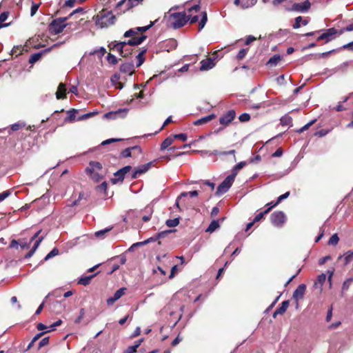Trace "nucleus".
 <instances>
[{"label": "nucleus", "instance_id": "obj_13", "mask_svg": "<svg viewBox=\"0 0 353 353\" xmlns=\"http://www.w3.org/2000/svg\"><path fill=\"white\" fill-rule=\"evenodd\" d=\"M306 290V285L305 284L299 285L293 292L292 297L296 301V307L299 306V301L302 299L304 296Z\"/></svg>", "mask_w": 353, "mask_h": 353}, {"label": "nucleus", "instance_id": "obj_3", "mask_svg": "<svg viewBox=\"0 0 353 353\" xmlns=\"http://www.w3.org/2000/svg\"><path fill=\"white\" fill-rule=\"evenodd\" d=\"M188 21V16L185 12H174L169 17V26L177 29L185 26Z\"/></svg>", "mask_w": 353, "mask_h": 353}, {"label": "nucleus", "instance_id": "obj_62", "mask_svg": "<svg viewBox=\"0 0 353 353\" xmlns=\"http://www.w3.org/2000/svg\"><path fill=\"white\" fill-rule=\"evenodd\" d=\"M330 132V130L326 129H322L319 131H317L314 133V136H318L319 137H322L325 136L328 132Z\"/></svg>", "mask_w": 353, "mask_h": 353}, {"label": "nucleus", "instance_id": "obj_5", "mask_svg": "<svg viewBox=\"0 0 353 353\" xmlns=\"http://www.w3.org/2000/svg\"><path fill=\"white\" fill-rule=\"evenodd\" d=\"M234 181V178L230 174L228 175L223 181L217 187L215 194L221 196L227 192Z\"/></svg>", "mask_w": 353, "mask_h": 353}, {"label": "nucleus", "instance_id": "obj_52", "mask_svg": "<svg viewBox=\"0 0 353 353\" xmlns=\"http://www.w3.org/2000/svg\"><path fill=\"white\" fill-rule=\"evenodd\" d=\"M155 21H151L150 23L148 26H143V27H137V30L138 31V33L139 32H144L148 30L150 28H152L154 25Z\"/></svg>", "mask_w": 353, "mask_h": 353}, {"label": "nucleus", "instance_id": "obj_46", "mask_svg": "<svg viewBox=\"0 0 353 353\" xmlns=\"http://www.w3.org/2000/svg\"><path fill=\"white\" fill-rule=\"evenodd\" d=\"M339 241V238L337 234H334L329 239L328 244L332 245H336Z\"/></svg>", "mask_w": 353, "mask_h": 353}, {"label": "nucleus", "instance_id": "obj_57", "mask_svg": "<svg viewBox=\"0 0 353 353\" xmlns=\"http://www.w3.org/2000/svg\"><path fill=\"white\" fill-rule=\"evenodd\" d=\"M241 122H247L250 120V115L248 113H243L239 117Z\"/></svg>", "mask_w": 353, "mask_h": 353}, {"label": "nucleus", "instance_id": "obj_2", "mask_svg": "<svg viewBox=\"0 0 353 353\" xmlns=\"http://www.w3.org/2000/svg\"><path fill=\"white\" fill-rule=\"evenodd\" d=\"M115 20L116 17L112 11L105 8L100 11L99 13L97 15L96 23L97 24L100 25L101 27H108L109 26L113 25L115 22Z\"/></svg>", "mask_w": 353, "mask_h": 353}, {"label": "nucleus", "instance_id": "obj_44", "mask_svg": "<svg viewBox=\"0 0 353 353\" xmlns=\"http://www.w3.org/2000/svg\"><path fill=\"white\" fill-rule=\"evenodd\" d=\"M26 123L23 122H17L10 125V128L12 131H17L20 129L25 128Z\"/></svg>", "mask_w": 353, "mask_h": 353}, {"label": "nucleus", "instance_id": "obj_24", "mask_svg": "<svg viewBox=\"0 0 353 353\" xmlns=\"http://www.w3.org/2000/svg\"><path fill=\"white\" fill-rule=\"evenodd\" d=\"M281 60V57L279 54H274L272 57L267 62L266 65L269 68L276 66L279 62Z\"/></svg>", "mask_w": 353, "mask_h": 353}, {"label": "nucleus", "instance_id": "obj_58", "mask_svg": "<svg viewBox=\"0 0 353 353\" xmlns=\"http://www.w3.org/2000/svg\"><path fill=\"white\" fill-rule=\"evenodd\" d=\"M39 6H40V4H39V3H32L31 9H30L31 17H33L37 13V10L39 8Z\"/></svg>", "mask_w": 353, "mask_h": 353}, {"label": "nucleus", "instance_id": "obj_9", "mask_svg": "<svg viewBox=\"0 0 353 353\" xmlns=\"http://www.w3.org/2000/svg\"><path fill=\"white\" fill-rule=\"evenodd\" d=\"M128 110L126 108H120L116 111L107 112L104 114V117L107 119H115L117 118H125L127 115Z\"/></svg>", "mask_w": 353, "mask_h": 353}, {"label": "nucleus", "instance_id": "obj_32", "mask_svg": "<svg viewBox=\"0 0 353 353\" xmlns=\"http://www.w3.org/2000/svg\"><path fill=\"white\" fill-rule=\"evenodd\" d=\"M218 228H219V220H213L206 229L205 232L212 233L214 232Z\"/></svg>", "mask_w": 353, "mask_h": 353}, {"label": "nucleus", "instance_id": "obj_56", "mask_svg": "<svg viewBox=\"0 0 353 353\" xmlns=\"http://www.w3.org/2000/svg\"><path fill=\"white\" fill-rule=\"evenodd\" d=\"M131 46H128L127 47H124V51L123 54V57H128L132 54L133 50L131 49Z\"/></svg>", "mask_w": 353, "mask_h": 353}, {"label": "nucleus", "instance_id": "obj_28", "mask_svg": "<svg viewBox=\"0 0 353 353\" xmlns=\"http://www.w3.org/2000/svg\"><path fill=\"white\" fill-rule=\"evenodd\" d=\"M247 163L246 161H241L240 163H237L232 170V174L231 176H233V177L235 179L236 176L238 174V172L240 170H241L245 165H246Z\"/></svg>", "mask_w": 353, "mask_h": 353}, {"label": "nucleus", "instance_id": "obj_54", "mask_svg": "<svg viewBox=\"0 0 353 353\" xmlns=\"http://www.w3.org/2000/svg\"><path fill=\"white\" fill-rule=\"evenodd\" d=\"M292 121V119L290 117H283L281 119V123L283 125H290Z\"/></svg>", "mask_w": 353, "mask_h": 353}, {"label": "nucleus", "instance_id": "obj_38", "mask_svg": "<svg viewBox=\"0 0 353 353\" xmlns=\"http://www.w3.org/2000/svg\"><path fill=\"white\" fill-rule=\"evenodd\" d=\"M9 16L8 12H3L0 14V27H6L8 26V23H3L6 21Z\"/></svg>", "mask_w": 353, "mask_h": 353}, {"label": "nucleus", "instance_id": "obj_19", "mask_svg": "<svg viewBox=\"0 0 353 353\" xmlns=\"http://www.w3.org/2000/svg\"><path fill=\"white\" fill-rule=\"evenodd\" d=\"M132 150L137 151L138 154L142 153L141 148L139 145H135L133 147L125 148L121 152V155L123 158L130 157L132 156Z\"/></svg>", "mask_w": 353, "mask_h": 353}, {"label": "nucleus", "instance_id": "obj_7", "mask_svg": "<svg viewBox=\"0 0 353 353\" xmlns=\"http://www.w3.org/2000/svg\"><path fill=\"white\" fill-rule=\"evenodd\" d=\"M41 230L37 232L31 237L30 242L32 243V242L34 240H35V242H34V244L32 248L26 254V256H25L26 259H29L34 254V253L35 252V251L37 250V249L38 248V247L39 246V245L43 240V236H40V237L39 236V234H41Z\"/></svg>", "mask_w": 353, "mask_h": 353}, {"label": "nucleus", "instance_id": "obj_39", "mask_svg": "<svg viewBox=\"0 0 353 353\" xmlns=\"http://www.w3.org/2000/svg\"><path fill=\"white\" fill-rule=\"evenodd\" d=\"M179 217L174 218L173 219H168L165 222V224L169 228H173L179 225Z\"/></svg>", "mask_w": 353, "mask_h": 353}, {"label": "nucleus", "instance_id": "obj_35", "mask_svg": "<svg viewBox=\"0 0 353 353\" xmlns=\"http://www.w3.org/2000/svg\"><path fill=\"white\" fill-rule=\"evenodd\" d=\"M289 195H290V192H287L285 194L279 196L277 199V201L275 203L270 202V203H268L266 205H271L272 207L274 208L276 205H277L279 203H281L283 199H287L289 196Z\"/></svg>", "mask_w": 353, "mask_h": 353}, {"label": "nucleus", "instance_id": "obj_51", "mask_svg": "<svg viewBox=\"0 0 353 353\" xmlns=\"http://www.w3.org/2000/svg\"><path fill=\"white\" fill-rule=\"evenodd\" d=\"M82 199L87 200V198L85 196V194L83 192H80L79 194V197L77 199L73 201V203L70 205V206H76L79 205L80 201Z\"/></svg>", "mask_w": 353, "mask_h": 353}, {"label": "nucleus", "instance_id": "obj_14", "mask_svg": "<svg viewBox=\"0 0 353 353\" xmlns=\"http://www.w3.org/2000/svg\"><path fill=\"white\" fill-rule=\"evenodd\" d=\"M216 57H208L201 61V71H205L212 69L216 64Z\"/></svg>", "mask_w": 353, "mask_h": 353}, {"label": "nucleus", "instance_id": "obj_55", "mask_svg": "<svg viewBox=\"0 0 353 353\" xmlns=\"http://www.w3.org/2000/svg\"><path fill=\"white\" fill-rule=\"evenodd\" d=\"M353 257V251H348L346 252L345 256V264H348L351 262Z\"/></svg>", "mask_w": 353, "mask_h": 353}, {"label": "nucleus", "instance_id": "obj_37", "mask_svg": "<svg viewBox=\"0 0 353 353\" xmlns=\"http://www.w3.org/2000/svg\"><path fill=\"white\" fill-rule=\"evenodd\" d=\"M23 50H24V48L22 47V46H14L11 51L12 55H15L16 57H18L23 54Z\"/></svg>", "mask_w": 353, "mask_h": 353}, {"label": "nucleus", "instance_id": "obj_40", "mask_svg": "<svg viewBox=\"0 0 353 353\" xmlns=\"http://www.w3.org/2000/svg\"><path fill=\"white\" fill-rule=\"evenodd\" d=\"M138 34V31L137 30V28H131L128 30H127L124 34V37H137L136 36Z\"/></svg>", "mask_w": 353, "mask_h": 353}, {"label": "nucleus", "instance_id": "obj_18", "mask_svg": "<svg viewBox=\"0 0 353 353\" xmlns=\"http://www.w3.org/2000/svg\"><path fill=\"white\" fill-rule=\"evenodd\" d=\"M147 38L145 35H141L138 37H132L128 41H125V47L129 46H136L142 43Z\"/></svg>", "mask_w": 353, "mask_h": 353}, {"label": "nucleus", "instance_id": "obj_31", "mask_svg": "<svg viewBox=\"0 0 353 353\" xmlns=\"http://www.w3.org/2000/svg\"><path fill=\"white\" fill-rule=\"evenodd\" d=\"M269 208H268L266 210H265L263 212H261L260 213H259L258 214L256 215V216L254 217L253 221L255 223V222H258L260 220H261L264 216L265 214H267L268 213H269L270 212V210H272V207L271 205H268Z\"/></svg>", "mask_w": 353, "mask_h": 353}, {"label": "nucleus", "instance_id": "obj_48", "mask_svg": "<svg viewBox=\"0 0 353 353\" xmlns=\"http://www.w3.org/2000/svg\"><path fill=\"white\" fill-rule=\"evenodd\" d=\"M353 31V23L347 25L346 27L338 30V32L336 34L341 35L345 32H351Z\"/></svg>", "mask_w": 353, "mask_h": 353}, {"label": "nucleus", "instance_id": "obj_12", "mask_svg": "<svg viewBox=\"0 0 353 353\" xmlns=\"http://www.w3.org/2000/svg\"><path fill=\"white\" fill-rule=\"evenodd\" d=\"M236 117V112L234 110L228 111L219 118V123L223 125H228Z\"/></svg>", "mask_w": 353, "mask_h": 353}, {"label": "nucleus", "instance_id": "obj_36", "mask_svg": "<svg viewBox=\"0 0 353 353\" xmlns=\"http://www.w3.org/2000/svg\"><path fill=\"white\" fill-rule=\"evenodd\" d=\"M116 48L114 50L119 52V54L123 57V51H124V47H125V41H119L118 43H117V46H114Z\"/></svg>", "mask_w": 353, "mask_h": 353}, {"label": "nucleus", "instance_id": "obj_8", "mask_svg": "<svg viewBox=\"0 0 353 353\" xmlns=\"http://www.w3.org/2000/svg\"><path fill=\"white\" fill-rule=\"evenodd\" d=\"M132 170L130 165H126L121 169L117 170L114 174L115 178L111 179V182L113 184H117L119 182H122L125 178V175Z\"/></svg>", "mask_w": 353, "mask_h": 353}, {"label": "nucleus", "instance_id": "obj_63", "mask_svg": "<svg viewBox=\"0 0 353 353\" xmlns=\"http://www.w3.org/2000/svg\"><path fill=\"white\" fill-rule=\"evenodd\" d=\"M247 51H248V50H246V49H241L238 52V54L236 55V59L238 60H241L242 59H243L247 54Z\"/></svg>", "mask_w": 353, "mask_h": 353}, {"label": "nucleus", "instance_id": "obj_49", "mask_svg": "<svg viewBox=\"0 0 353 353\" xmlns=\"http://www.w3.org/2000/svg\"><path fill=\"white\" fill-rule=\"evenodd\" d=\"M107 61L111 65H116L118 63L117 58L114 55L112 54L111 53H109L108 54Z\"/></svg>", "mask_w": 353, "mask_h": 353}, {"label": "nucleus", "instance_id": "obj_22", "mask_svg": "<svg viewBox=\"0 0 353 353\" xmlns=\"http://www.w3.org/2000/svg\"><path fill=\"white\" fill-rule=\"evenodd\" d=\"M56 97L57 99H63L66 98V85L65 83H61L56 92Z\"/></svg>", "mask_w": 353, "mask_h": 353}, {"label": "nucleus", "instance_id": "obj_1", "mask_svg": "<svg viewBox=\"0 0 353 353\" xmlns=\"http://www.w3.org/2000/svg\"><path fill=\"white\" fill-rule=\"evenodd\" d=\"M85 172L94 183H99L102 181L107 174V170L103 168L102 164L95 161H90L89 162V165L85 168Z\"/></svg>", "mask_w": 353, "mask_h": 353}, {"label": "nucleus", "instance_id": "obj_34", "mask_svg": "<svg viewBox=\"0 0 353 353\" xmlns=\"http://www.w3.org/2000/svg\"><path fill=\"white\" fill-rule=\"evenodd\" d=\"M300 21H302V24L303 26H306L308 23V22H309L307 19L303 20V19H302V17L301 16L297 17L295 19L294 23L293 24V28H294V29L299 28L301 27Z\"/></svg>", "mask_w": 353, "mask_h": 353}, {"label": "nucleus", "instance_id": "obj_26", "mask_svg": "<svg viewBox=\"0 0 353 353\" xmlns=\"http://www.w3.org/2000/svg\"><path fill=\"white\" fill-rule=\"evenodd\" d=\"M50 50V48H47V49L44 50L43 52H37V53L32 54L29 59V63L31 64L36 63L37 61H39L41 59L42 54L44 52H49Z\"/></svg>", "mask_w": 353, "mask_h": 353}, {"label": "nucleus", "instance_id": "obj_4", "mask_svg": "<svg viewBox=\"0 0 353 353\" xmlns=\"http://www.w3.org/2000/svg\"><path fill=\"white\" fill-rule=\"evenodd\" d=\"M68 19V17H59L52 20L48 27L50 32L54 34L62 32L64 28L67 26L65 21Z\"/></svg>", "mask_w": 353, "mask_h": 353}, {"label": "nucleus", "instance_id": "obj_11", "mask_svg": "<svg viewBox=\"0 0 353 353\" xmlns=\"http://www.w3.org/2000/svg\"><path fill=\"white\" fill-rule=\"evenodd\" d=\"M153 163L149 162L146 164L141 165L134 168L133 173L132 174L131 179H135L138 178L141 174L146 172L152 165Z\"/></svg>", "mask_w": 353, "mask_h": 353}, {"label": "nucleus", "instance_id": "obj_45", "mask_svg": "<svg viewBox=\"0 0 353 353\" xmlns=\"http://www.w3.org/2000/svg\"><path fill=\"white\" fill-rule=\"evenodd\" d=\"M190 195V197L197 196L199 195V192L197 190L191 191L189 192H183L181 193V194L178 196V199H181L182 197H185L188 195Z\"/></svg>", "mask_w": 353, "mask_h": 353}, {"label": "nucleus", "instance_id": "obj_17", "mask_svg": "<svg viewBox=\"0 0 353 353\" xmlns=\"http://www.w3.org/2000/svg\"><path fill=\"white\" fill-rule=\"evenodd\" d=\"M126 290L127 289L125 288H121L117 290L113 296L107 299L108 305H112L116 301L119 300L123 295L125 294Z\"/></svg>", "mask_w": 353, "mask_h": 353}, {"label": "nucleus", "instance_id": "obj_30", "mask_svg": "<svg viewBox=\"0 0 353 353\" xmlns=\"http://www.w3.org/2000/svg\"><path fill=\"white\" fill-rule=\"evenodd\" d=\"M174 138H172V136L167 137L161 144V150L168 148V147L172 144Z\"/></svg>", "mask_w": 353, "mask_h": 353}, {"label": "nucleus", "instance_id": "obj_41", "mask_svg": "<svg viewBox=\"0 0 353 353\" xmlns=\"http://www.w3.org/2000/svg\"><path fill=\"white\" fill-rule=\"evenodd\" d=\"M107 189H108V183L106 181H103L102 183H101L100 185H99L96 187V190L98 192H101L104 194H106Z\"/></svg>", "mask_w": 353, "mask_h": 353}, {"label": "nucleus", "instance_id": "obj_15", "mask_svg": "<svg viewBox=\"0 0 353 353\" xmlns=\"http://www.w3.org/2000/svg\"><path fill=\"white\" fill-rule=\"evenodd\" d=\"M338 30L334 28H330L327 29L326 31L321 34L318 38L317 41L325 40V42H328L332 39V36L336 34Z\"/></svg>", "mask_w": 353, "mask_h": 353}, {"label": "nucleus", "instance_id": "obj_25", "mask_svg": "<svg viewBox=\"0 0 353 353\" xmlns=\"http://www.w3.org/2000/svg\"><path fill=\"white\" fill-rule=\"evenodd\" d=\"M147 52V49L143 48L139 54L136 56L137 60V67H140L145 61V54Z\"/></svg>", "mask_w": 353, "mask_h": 353}, {"label": "nucleus", "instance_id": "obj_10", "mask_svg": "<svg viewBox=\"0 0 353 353\" xmlns=\"http://www.w3.org/2000/svg\"><path fill=\"white\" fill-rule=\"evenodd\" d=\"M311 7L309 0L305 1L303 3H295L291 8L288 9V11H296L299 12H307Z\"/></svg>", "mask_w": 353, "mask_h": 353}, {"label": "nucleus", "instance_id": "obj_47", "mask_svg": "<svg viewBox=\"0 0 353 353\" xmlns=\"http://www.w3.org/2000/svg\"><path fill=\"white\" fill-rule=\"evenodd\" d=\"M176 230H165V231H163V232H159L157 234L159 239H163L165 238V236H167L168 234L175 232Z\"/></svg>", "mask_w": 353, "mask_h": 353}, {"label": "nucleus", "instance_id": "obj_6", "mask_svg": "<svg viewBox=\"0 0 353 353\" xmlns=\"http://www.w3.org/2000/svg\"><path fill=\"white\" fill-rule=\"evenodd\" d=\"M285 221L286 216L281 211H276L270 215L271 223L277 228H281Z\"/></svg>", "mask_w": 353, "mask_h": 353}, {"label": "nucleus", "instance_id": "obj_64", "mask_svg": "<svg viewBox=\"0 0 353 353\" xmlns=\"http://www.w3.org/2000/svg\"><path fill=\"white\" fill-rule=\"evenodd\" d=\"M112 228H105L104 230H99V231H97L95 232V236L97 237H101L105 233L110 231L112 230Z\"/></svg>", "mask_w": 353, "mask_h": 353}, {"label": "nucleus", "instance_id": "obj_59", "mask_svg": "<svg viewBox=\"0 0 353 353\" xmlns=\"http://www.w3.org/2000/svg\"><path fill=\"white\" fill-rule=\"evenodd\" d=\"M12 192L10 190H6L2 193H0V202L3 201L7 197L11 194Z\"/></svg>", "mask_w": 353, "mask_h": 353}, {"label": "nucleus", "instance_id": "obj_50", "mask_svg": "<svg viewBox=\"0 0 353 353\" xmlns=\"http://www.w3.org/2000/svg\"><path fill=\"white\" fill-rule=\"evenodd\" d=\"M59 254V250L56 248H53L52 251H50L44 258L45 261H47L57 255Z\"/></svg>", "mask_w": 353, "mask_h": 353}, {"label": "nucleus", "instance_id": "obj_23", "mask_svg": "<svg viewBox=\"0 0 353 353\" xmlns=\"http://www.w3.org/2000/svg\"><path fill=\"white\" fill-rule=\"evenodd\" d=\"M215 117H216V115L214 114H209L206 117H202V118L194 121V125H201L205 124V123H208L209 121H212Z\"/></svg>", "mask_w": 353, "mask_h": 353}, {"label": "nucleus", "instance_id": "obj_60", "mask_svg": "<svg viewBox=\"0 0 353 353\" xmlns=\"http://www.w3.org/2000/svg\"><path fill=\"white\" fill-rule=\"evenodd\" d=\"M172 138H174V139H180L183 141H185L187 140L188 136L185 133H181V134L173 135Z\"/></svg>", "mask_w": 353, "mask_h": 353}, {"label": "nucleus", "instance_id": "obj_29", "mask_svg": "<svg viewBox=\"0 0 353 353\" xmlns=\"http://www.w3.org/2000/svg\"><path fill=\"white\" fill-rule=\"evenodd\" d=\"M95 276L96 274L90 276H81L78 281V284L86 286L90 284L92 279H93Z\"/></svg>", "mask_w": 353, "mask_h": 353}, {"label": "nucleus", "instance_id": "obj_21", "mask_svg": "<svg viewBox=\"0 0 353 353\" xmlns=\"http://www.w3.org/2000/svg\"><path fill=\"white\" fill-rule=\"evenodd\" d=\"M120 71L123 73L132 74L134 72V66L132 62H127L121 65Z\"/></svg>", "mask_w": 353, "mask_h": 353}, {"label": "nucleus", "instance_id": "obj_43", "mask_svg": "<svg viewBox=\"0 0 353 353\" xmlns=\"http://www.w3.org/2000/svg\"><path fill=\"white\" fill-rule=\"evenodd\" d=\"M325 280H326V275L325 274L322 273V274H321L320 275L318 276L317 280L315 282L314 285H319L320 288H321V286L325 283Z\"/></svg>", "mask_w": 353, "mask_h": 353}, {"label": "nucleus", "instance_id": "obj_33", "mask_svg": "<svg viewBox=\"0 0 353 353\" xmlns=\"http://www.w3.org/2000/svg\"><path fill=\"white\" fill-rule=\"evenodd\" d=\"M78 111L75 109H71L68 111V117L65 118V121L72 122L75 120L76 114H77Z\"/></svg>", "mask_w": 353, "mask_h": 353}, {"label": "nucleus", "instance_id": "obj_27", "mask_svg": "<svg viewBox=\"0 0 353 353\" xmlns=\"http://www.w3.org/2000/svg\"><path fill=\"white\" fill-rule=\"evenodd\" d=\"M77 0H67L65 3L57 10V13H64L67 7L72 8L74 6L75 3Z\"/></svg>", "mask_w": 353, "mask_h": 353}, {"label": "nucleus", "instance_id": "obj_16", "mask_svg": "<svg viewBox=\"0 0 353 353\" xmlns=\"http://www.w3.org/2000/svg\"><path fill=\"white\" fill-rule=\"evenodd\" d=\"M143 1V0H121L117 3V7L125 5V10H129L132 8L141 4Z\"/></svg>", "mask_w": 353, "mask_h": 353}, {"label": "nucleus", "instance_id": "obj_61", "mask_svg": "<svg viewBox=\"0 0 353 353\" xmlns=\"http://www.w3.org/2000/svg\"><path fill=\"white\" fill-rule=\"evenodd\" d=\"M352 281H353V279L352 278H350V279H347V280H345L343 283L342 290H347L349 289V287H350L351 283L352 282Z\"/></svg>", "mask_w": 353, "mask_h": 353}, {"label": "nucleus", "instance_id": "obj_42", "mask_svg": "<svg viewBox=\"0 0 353 353\" xmlns=\"http://www.w3.org/2000/svg\"><path fill=\"white\" fill-rule=\"evenodd\" d=\"M208 20V16L206 12H202V17L199 24V30H201L203 29L207 22Z\"/></svg>", "mask_w": 353, "mask_h": 353}, {"label": "nucleus", "instance_id": "obj_53", "mask_svg": "<svg viewBox=\"0 0 353 353\" xmlns=\"http://www.w3.org/2000/svg\"><path fill=\"white\" fill-rule=\"evenodd\" d=\"M316 119H314V120L311 121L310 122H309L308 123H307L304 126H303L301 128L298 130L297 132H299V133H302L304 131L308 130L310 126H312L316 122Z\"/></svg>", "mask_w": 353, "mask_h": 353}, {"label": "nucleus", "instance_id": "obj_20", "mask_svg": "<svg viewBox=\"0 0 353 353\" xmlns=\"http://www.w3.org/2000/svg\"><path fill=\"white\" fill-rule=\"evenodd\" d=\"M289 305H290V301L289 300H286V301H283L282 303H281V305L280 307H279L274 311V312L273 314V318L275 319L278 314H279V315L283 314L286 312L288 307H289Z\"/></svg>", "mask_w": 353, "mask_h": 353}]
</instances>
